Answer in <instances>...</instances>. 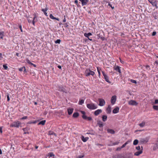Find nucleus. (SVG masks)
Returning a JSON list of instances; mask_svg holds the SVG:
<instances>
[{
  "instance_id": "13",
  "label": "nucleus",
  "mask_w": 158,
  "mask_h": 158,
  "mask_svg": "<svg viewBox=\"0 0 158 158\" xmlns=\"http://www.w3.org/2000/svg\"><path fill=\"white\" fill-rule=\"evenodd\" d=\"M97 124L100 127H102L103 126V124L102 122L100 121H98Z\"/></svg>"
},
{
  "instance_id": "6",
  "label": "nucleus",
  "mask_w": 158,
  "mask_h": 158,
  "mask_svg": "<svg viewBox=\"0 0 158 158\" xmlns=\"http://www.w3.org/2000/svg\"><path fill=\"white\" fill-rule=\"evenodd\" d=\"M148 140V139L147 138H141L139 142L141 144H143L146 143Z\"/></svg>"
},
{
  "instance_id": "46",
  "label": "nucleus",
  "mask_w": 158,
  "mask_h": 158,
  "mask_svg": "<svg viewBox=\"0 0 158 158\" xmlns=\"http://www.w3.org/2000/svg\"><path fill=\"white\" fill-rule=\"evenodd\" d=\"M27 116H24L23 117H22L21 119H27Z\"/></svg>"
},
{
  "instance_id": "11",
  "label": "nucleus",
  "mask_w": 158,
  "mask_h": 158,
  "mask_svg": "<svg viewBox=\"0 0 158 158\" xmlns=\"http://www.w3.org/2000/svg\"><path fill=\"white\" fill-rule=\"evenodd\" d=\"M148 1L153 6H157V3L155 1L153 0H148Z\"/></svg>"
},
{
  "instance_id": "45",
  "label": "nucleus",
  "mask_w": 158,
  "mask_h": 158,
  "mask_svg": "<svg viewBox=\"0 0 158 158\" xmlns=\"http://www.w3.org/2000/svg\"><path fill=\"white\" fill-rule=\"evenodd\" d=\"M84 156V155L82 156H77V158H82Z\"/></svg>"
},
{
  "instance_id": "34",
  "label": "nucleus",
  "mask_w": 158,
  "mask_h": 158,
  "mask_svg": "<svg viewBox=\"0 0 158 158\" xmlns=\"http://www.w3.org/2000/svg\"><path fill=\"white\" fill-rule=\"evenodd\" d=\"M61 42V40L60 39H58L55 41L56 44H60Z\"/></svg>"
},
{
  "instance_id": "56",
  "label": "nucleus",
  "mask_w": 158,
  "mask_h": 158,
  "mask_svg": "<svg viewBox=\"0 0 158 158\" xmlns=\"http://www.w3.org/2000/svg\"><path fill=\"white\" fill-rule=\"evenodd\" d=\"M121 148H121H121H118L117 149V151L120 150Z\"/></svg>"
},
{
  "instance_id": "12",
  "label": "nucleus",
  "mask_w": 158,
  "mask_h": 158,
  "mask_svg": "<svg viewBox=\"0 0 158 158\" xmlns=\"http://www.w3.org/2000/svg\"><path fill=\"white\" fill-rule=\"evenodd\" d=\"M102 112V110L101 109H98L94 112V114L95 115L97 116Z\"/></svg>"
},
{
  "instance_id": "60",
  "label": "nucleus",
  "mask_w": 158,
  "mask_h": 158,
  "mask_svg": "<svg viewBox=\"0 0 158 158\" xmlns=\"http://www.w3.org/2000/svg\"><path fill=\"white\" fill-rule=\"evenodd\" d=\"M58 67L60 69H61V67L60 65H58Z\"/></svg>"
},
{
  "instance_id": "8",
  "label": "nucleus",
  "mask_w": 158,
  "mask_h": 158,
  "mask_svg": "<svg viewBox=\"0 0 158 158\" xmlns=\"http://www.w3.org/2000/svg\"><path fill=\"white\" fill-rule=\"evenodd\" d=\"M116 96L115 95H114L112 97L111 99V103L113 105L115 103L116 101Z\"/></svg>"
},
{
  "instance_id": "29",
  "label": "nucleus",
  "mask_w": 158,
  "mask_h": 158,
  "mask_svg": "<svg viewBox=\"0 0 158 158\" xmlns=\"http://www.w3.org/2000/svg\"><path fill=\"white\" fill-rule=\"evenodd\" d=\"M19 70L20 71H22L23 70H24V71H25V67H23L21 68H20L19 69Z\"/></svg>"
},
{
  "instance_id": "44",
  "label": "nucleus",
  "mask_w": 158,
  "mask_h": 158,
  "mask_svg": "<svg viewBox=\"0 0 158 158\" xmlns=\"http://www.w3.org/2000/svg\"><path fill=\"white\" fill-rule=\"evenodd\" d=\"M92 119V118L91 117H87V119L89 121H91Z\"/></svg>"
},
{
  "instance_id": "20",
  "label": "nucleus",
  "mask_w": 158,
  "mask_h": 158,
  "mask_svg": "<svg viewBox=\"0 0 158 158\" xmlns=\"http://www.w3.org/2000/svg\"><path fill=\"white\" fill-rule=\"evenodd\" d=\"M107 131L108 133H110L111 134H113L115 133V131L114 130L112 129H108L107 130Z\"/></svg>"
},
{
  "instance_id": "51",
  "label": "nucleus",
  "mask_w": 158,
  "mask_h": 158,
  "mask_svg": "<svg viewBox=\"0 0 158 158\" xmlns=\"http://www.w3.org/2000/svg\"><path fill=\"white\" fill-rule=\"evenodd\" d=\"M81 113L83 114V115L85 114V112L83 111H81Z\"/></svg>"
},
{
  "instance_id": "23",
  "label": "nucleus",
  "mask_w": 158,
  "mask_h": 158,
  "mask_svg": "<svg viewBox=\"0 0 158 158\" xmlns=\"http://www.w3.org/2000/svg\"><path fill=\"white\" fill-rule=\"evenodd\" d=\"M107 119V116L106 115H103L102 116V119L103 121L105 122Z\"/></svg>"
},
{
  "instance_id": "49",
  "label": "nucleus",
  "mask_w": 158,
  "mask_h": 158,
  "mask_svg": "<svg viewBox=\"0 0 158 158\" xmlns=\"http://www.w3.org/2000/svg\"><path fill=\"white\" fill-rule=\"evenodd\" d=\"M157 103H158V99H156L155 100V104H157Z\"/></svg>"
},
{
  "instance_id": "47",
  "label": "nucleus",
  "mask_w": 158,
  "mask_h": 158,
  "mask_svg": "<svg viewBox=\"0 0 158 158\" xmlns=\"http://www.w3.org/2000/svg\"><path fill=\"white\" fill-rule=\"evenodd\" d=\"M19 28L20 29V30L21 31V32H23V30H22V26H21V25H19Z\"/></svg>"
},
{
  "instance_id": "39",
  "label": "nucleus",
  "mask_w": 158,
  "mask_h": 158,
  "mask_svg": "<svg viewBox=\"0 0 158 158\" xmlns=\"http://www.w3.org/2000/svg\"><path fill=\"white\" fill-rule=\"evenodd\" d=\"M97 70H98V71L99 75L100 76V69L99 67H97Z\"/></svg>"
},
{
  "instance_id": "41",
  "label": "nucleus",
  "mask_w": 158,
  "mask_h": 158,
  "mask_svg": "<svg viewBox=\"0 0 158 158\" xmlns=\"http://www.w3.org/2000/svg\"><path fill=\"white\" fill-rule=\"evenodd\" d=\"M131 82L133 83H135V84H136L137 83L136 81L135 80L131 79Z\"/></svg>"
},
{
  "instance_id": "16",
  "label": "nucleus",
  "mask_w": 158,
  "mask_h": 158,
  "mask_svg": "<svg viewBox=\"0 0 158 158\" xmlns=\"http://www.w3.org/2000/svg\"><path fill=\"white\" fill-rule=\"evenodd\" d=\"M111 106L110 105H109L107 108L106 110L107 113L110 114L111 112Z\"/></svg>"
},
{
  "instance_id": "61",
  "label": "nucleus",
  "mask_w": 158,
  "mask_h": 158,
  "mask_svg": "<svg viewBox=\"0 0 158 158\" xmlns=\"http://www.w3.org/2000/svg\"><path fill=\"white\" fill-rule=\"evenodd\" d=\"M104 37H101V39L102 40H104Z\"/></svg>"
},
{
  "instance_id": "22",
  "label": "nucleus",
  "mask_w": 158,
  "mask_h": 158,
  "mask_svg": "<svg viewBox=\"0 0 158 158\" xmlns=\"http://www.w3.org/2000/svg\"><path fill=\"white\" fill-rule=\"evenodd\" d=\"M145 122L144 121H143L142 123H140L139 124V126L141 127H144L145 125Z\"/></svg>"
},
{
  "instance_id": "64",
  "label": "nucleus",
  "mask_w": 158,
  "mask_h": 158,
  "mask_svg": "<svg viewBox=\"0 0 158 158\" xmlns=\"http://www.w3.org/2000/svg\"><path fill=\"white\" fill-rule=\"evenodd\" d=\"M155 63L158 64V60L156 61L155 62Z\"/></svg>"
},
{
  "instance_id": "37",
  "label": "nucleus",
  "mask_w": 158,
  "mask_h": 158,
  "mask_svg": "<svg viewBox=\"0 0 158 158\" xmlns=\"http://www.w3.org/2000/svg\"><path fill=\"white\" fill-rule=\"evenodd\" d=\"M136 149L138 151H139V150H140L141 149L140 147L139 146L136 147Z\"/></svg>"
},
{
  "instance_id": "4",
  "label": "nucleus",
  "mask_w": 158,
  "mask_h": 158,
  "mask_svg": "<svg viewBox=\"0 0 158 158\" xmlns=\"http://www.w3.org/2000/svg\"><path fill=\"white\" fill-rule=\"evenodd\" d=\"M128 103L129 105L135 106H137L138 104V103L136 101L133 100H131L129 101Z\"/></svg>"
},
{
  "instance_id": "33",
  "label": "nucleus",
  "mask_w": 158,
  "mask_h": 158,
  "mask_svg": "<svg viewBox=\"0 0 158 158\" xmlns=\"http://www.w3.org/2000/svg\"><path fill=\"white\" fill-rule=\"evenodd\" d=\"M48 156L50 157H52L53 156L54 157V155L52 152H50L48 154Z\"/></svg>"
},
{
  "instance_id": "63",
  "label": "nucleus",
  "mask_w": 158,
  "mask_h": 158,
  "mask_svg": "<svg viewBox=\"0 0 158 158\" xmlns=\"http://www.w3.org/2000/svg\"><path fill=\"white\" fill-rule=\"evenodd\" d=\"M44 14L46 15V16H48V15H47V13H46V12H44Z\"/></svg>"
},
{
  "instance_id": "17",
  "label": "nucleus",
  "mask_w": 158,
  "mask_h": 158,
  "mask_svg": "<svg viewBox=\"0 0 158 158\" xmlns=\"http://www.w3.org/2000/svg\"><path fill=\"white\" fill-rule=\"evenodd\" d=\"M81 139L83 142H85L89 138L87 137L85 138L83 136H82L81 137Z\"/></svg>"
},
{
  "instance_id": "59",
  "label": "nucleus",
  "mask_w": 158,
  "mask_h": 158,
  "mask_svg": "<svg viewBox=\"0 0 158 158\" xmlns=\"http://www.w3.org/2000/svg\"><path fill=\"white\" fill-rule=\"evenodd\" d=\"M27 61L29 64H30V63H31V62H30V61L28 60H27Z\"/></svg>"
},
{
  "instance_id": "26",
  "label": "nucleus",
  "mask_w": 158,
  "mask_h": 158,
  "mask_svg": "<svg viewBox=\"0 0 158 158\" xmlns=\"http://www.w3.org/2000/svg\"><path fill=\"white\" fill-rule=\"evenodd\" d=\"M127 158H132L133 155L132 153H130L127 154Z\"/></svg>"
},
{
  "instance_id": "19",
  "label": "nucleus",
  "mask_w": 158,
  "mask_h": 158,
  "mask_svg": "<svg viewBox=\"0 0 158 158\" xmlns=\"http://www.w3.org/2000/svg\"><path fill=\"white\" fill-rule=\"evenodd\" d=\"M88 2V0H83L82 2L81 3L82 6H83L86 5Z\"/></svg>"
},
{
  "instance_id": "38",
  "label": "nucleus",
  "mask_w": 158,
  "mask_h": 158,
  "mask_svg": "<svg viewBox=\"0 0 158 158\" xmlns=\"http://www.w3.org/2000/svg\"><path fill=\"white\" fill-rule=\"evenodd\" d=\"M82 117L85 120H86L87 118V117L86 115H85V114L83 115L82 116Z\"/></svg>"
},
{
  "instance_id": "52",
  "label": "nucleus",
  "mask_w": 158,
  "mask_h": 158,
  "mask_svg": "<svg viewBox=\"0 0 158 158\" xmlns=\"http://www.w3.org/2000/svg\"><path fill=\"white\" fill-rule=\"evenodd\" d=\"M126 145L124 144V143L123 144L122 146L121 147V148H124V147H125V146H126Z\"/></svg>"
},
{
  "instance_id": "21",
  "label": "nucleus",
  "mask_w": 158,
  "mask_h": 158,
  "mask_svg": "<svg viewBox=\"0 0 158 158\" xmlns=\"http://www.w3.org/2000/svg\"><path fill=\"white\" fill-rule=\"evenodd\" d=\"M157 148H158V139L156 142V143L153 149L154 150H156Z\"/></svg>"
},
{
  "instance_id": "57",
  "label": "nucleus",
  "mask_w": 158,
  "mask_h": 158,
  "mask_svg": "<svg viewBox=\"0 0 158 158\" xmlns=\"http://www.w3.org/2000/svg\"><path fill=\"white\" fill-rule=\"evenodd\" d=\"M129 142V141H127V142H126L124 144L126 145H127Z\"/></svg>"
},
{
  "instance_id": "15",
  "label": "nucleus",
  "mask_w": 158,
  "mask_h": 158,
  "mask_svg": "<svg viewBox=\"0 0 158 158\" xmlns=\"http://www.w3.org/2000/svg\"><path fill=\"white\" fill-rule=\"evenodd\" d=\"M114 68L115 70L118 71L119 73H121V70L120 69V67L119 66H115Z\"/></svg>"
},
{
  "instance_id": "32",
  "label": "nucleus",
  "mask_w": 158,
  "mask_h": 158,
  "mask_svg": "<svg viewBox=\"0 0 158 158\" xmlns=\"http://www.w3.org/2000/svg\"><path fill=\"white\" fill-rule=\"evenodd\" d=\"M153 108L155 110H158V106H154Z\"/></svg>"
},
{
  "instance_id": "2",
  "label": "nucleus",
  "mask_w": 158,
  "mask_h": 158,
  "mask_svg": "<svg viewBox=\"0 0 158 158\" xmlns=\"http://www.w3.org/2000/svg\"><path fill=\"white\" fill-rule=\"evenodd\" d=\"M95 74L94 72L91 71L89 69H87L85 71V74L86 76H89L90 75L93 76Z\"/></svg>"
},
{
  "instance_id": "58",
  "label": "nucleus",
  "mask_w": 158,
  "mask_h": 158,
  "mask_svg": "<svg viewBox=\"0 0 158 158\" xmlns=\"http://www.w3.org/2000/svg\"><path fill=\"white\" fill-rule=\"evenodd\" d=\"M56 19L57 21H59V19L58 18H55V19Z\"/></svg>"
},
{
  "instance_id": "5",
  "label": "nucleus",
  "mask_w": 158,
  "mask_h": 158,
  "mask_svg": "<svg viewBox=\"0 0 158 158\" xmlns=\"http://www.w3.org/2000/svg\"><path fill=\"white\" fill-rule=\"evenodd\" d=\"M98 101L99 102V105L100 106H103L105 105V100L101 98H99Z\"/></svg>"
},
{
  "instance_id": "25",
  "label": "nucleus",
  "mask_w": 158,
  "mask_h": 158,
  "mask_svg": "<svg viewBox=\"0 0 158 158\" xmlns=\"http://www.w3.org/2000/svg\"><path fill=\"white\" fill-rule=\"evenodd\" d=\"M79 113L77 112H76L73 113V117L74 118H77L79 116Z\"/></svg>"
},
{
  "instance_id": "9",
  "label": "nucleus",
  "mask_w": 158,
  "mask_h": 158,
  "mask_svg": "<svg viewBox=\"0 0 158 158\" xmlns=\"http://www.w3.org/2000/svg\"><path fill=\"white\" fill-rule=\"evenodd\" d=\"M58 90L64 92H66V90L65 89L63 86H59L58 87Z\"/></svg>"
},
{
  "instance_id": "55",
  "label": "nucleus",
  "mask_w": 158,
  "mask_h": 158,
  "mask_svg": "<svg viewBox=\"0 0 158 158\" xmlns=\"http://www.w3.org/2000/svg\"><path fill=\"white\" fill-rule=\"evenodd\" d=\"M109 6H110V7H111L112 8V9H114V7H112L111 6V4H109Z\"/></svg>"
},
{
  "instance_id": "42",
  "label": "nucleus",
  "mask_w": 158,
  "mask_h": 158,
  "mask_svg": "<svg viewBox=\"0 0 158 158\" xmlns=\"http://www.w3.org/2000/svg\"><path fill=\"white\" fill-rule=\"evenodd\" d=\"M36 18L35 16H34V17L33 18V20H32V23L34 25H35V19Z\"/></svg>"
},
{
  "instance_id": "18",
  "label": "nucleus",
  "mask_w": 158,
  "mask_h": 158,
  "mask_svg": "<svg viewBox=\"0 0 158 158\" xmlns=\"http://www.w3.org/2000/svg\"><path fill=\"white\" fill-rule=\"evenodd\" d=\"M73 108H69L68 109V113L69 115L71 114L73 111Z\"/></svg>"
},
{
  "instance_id": "48",
  "label": "nucleus",
  "mask_w": 158,
  "mask_h": 158,
  "mask_svg": "<svg viewBox=\"0 0 158 158\" xmlns=\"http://www.w3.org/2000/svg\"><path fill=\"white\" fill-rule=\"evenodd\" d=\"M156 31H153L152 33V36L155 35H156Z\"/></svg>"
},
{
  "instance_id": "27",
  "label": "nucleus",
  "mask_w": 158,
  "mask_h": 158,
  "mask_svg": "<svg viewBox=\"0 0 158 158\" xmlns=\"http://www.w3.org/2000/svg\"><path fill=\"white\" fill-rule=\"evenodd\" d=\"M45 122H46V121L45 120L41 121H40V122L38 124L39 125L41 124V125H43L45 124Z\"/></svg>"
},
{
  "instance_id": "1",
  "label": "nucleus",
  "mask_w": 158,
  "mask_h": 158,
  "mask_svg": "<svg viewBox=\"0 0 158 158\" xmlns=\"http://www.w3.org/2000/svg\"><path fill=\"white\" fill-rule=\"evenodd\" d=\"M87 107L88 109L90 110H94L97 109L98 107L97 105H95L93 103L87 104Z\"/></svg>"
},
{
  "instance_id": "3",
  "label": "nucleus",
  "mask_w": 158,
  "mask_h": 158,
  "mask_svg": "<svg viewBox=\"0 0 158 158\" xmlns=\"http://www.w3.org/2000/svg\"><path fill=\"white\" fill-rule=\"evenodd\" d=\"M21 124V123L19 121L14 122H13L10 125V127H19L20 125Z\"/></svg>"
},
{
  "instance_id": "24",
  "label": "nucleus",
  "mask_w": 158,
  "mask_h": 158,
  "mask_svg": "<svg viewBox=\"0 0 158 158\" xmlns=\"http://www.w3.org/2000/svg\"><path fill=\"white\" fill-rule=\"evenodd\" d=\"M92 35L91 33L89 32L88 33H85L84 34V35L86 37L88 38L89 36L91 35Z\"/></svg>"
},
{
  "instance_id": "50",
  "label": "nucleus",
  "mask_w": 158,
  "mask_h": 158,
  "mask_svg": "<svg viewBox=\"0 0 158 158\" xmlns=\"http://www.w3.org/2000/svg\"><path fill=\"white\" fill-rule=\"evenodd\" d=\"M75 3L76 4V5H78V1L77 0H76L74 1Z\"/></svg>"
},
{
  "instance_id": "54",
  "label": "nucleus",
  "mask_w": 158,
  "mask_h": 158,
  "mask_svg": "<svg viewBox=\"0 0 158 158\" xmlns=\"http://www.w3.org/2000/svg\"><path fill=\"white\" fill-rule=\"evenodd\" d=\"M7 99L8 101L10 100V98L8 95L7 96Z\"/></svg>"
},
{
  "instance_id": "28",
  "label": "nucleus",
  "mask_w": 158,
  "mask_h": 158,
  "mask_svg": "<svg viewBox=\"0 0 158 158\" xmlns=\"http://www.w3.org/2000/svg\"><path fill=\"white\" fill-rule=\"evenodd\" d=\"M138 142H139V141H138V140L136 139H135L133 141V144L135 145H136L137 144H138Z\"/></svg>"
},
{
  "instance_id": "7",
  "label": "nucleus",
  "mask_w": 158,
  "mask_h": 158,
  "mask_svg": "<svg viewBox=\"0 0 158 158\" xmlns=\"http://www.w3.org/2000/svg\"><path fill=\"white\" fill-rule=\"evenodd\" d=\"M102 72L104 76V78L105 79L106 81L108 83H110V82L109 80V77L106 74H105L104 72L102 71Z\"/></svg>"
},
{
  "instance_id": "43",
  "label": "nucleus",
  "mask_w": 158,
  "mask_h": 158,
  "mask_svg": "<svg viewBox=\"0 0 158 158\" xmlns=\"http://www.w3.org/2000/svg\"><path fill=\"white\" fill-rule=\"evenodd\" d=\"M119 143V142H116L113 143V145H118Z\"/></svg>"
},
{
  "instance_id": "10",
  "label": "nucleus",
  "mask_w": 158,
  "mask_h": 158,
  "mask_svg": "<svg viewBox=\"0 0 158 158\" xmlns=\"http://www.w3.org/2000/svg\"><path fill=\"white\" fill-rule=\"evenodd\" d=\"M143 147H141V149L140 150H139V151H138V152H137L135 153H134V155L136 156H139V155H140V154H142L143 152Z\"/></svg>"
},
{
  "instance_id": "53",
  "label": "nucleus",
  "mask_w": 158,
  "mask_h": 158,
  "mask_svg": "<svg viewBox=\"0 0 158 158\" xmlns=\"http://www.w3.org/2000/svg\"><path fill=\"white\" fill-rule=\"evenodd\" d=\"M64 19L63 20V22H65L66 21V19H65V16H64Z\"/></svg>"
},
{
  "instance_id": "14",
  "label": "nucleus",
  "mask_w": 158,
  "mask_h": 158,
  "mask_svg": "<svg viewBox=\"0 0 158 158\" xmlns=\"http://www.w3.org/2000/svg\"><path fill=\"white\" fill-rule=\"evenodd\" d=\"M119 108L118 107H116L113 110V113L114 114L117 113L118 112Z\"/></svg>"
},
{
  "instance_id": "31",
  "label": "nucleus",
  "mask_w": 158,
  "mask_h": 158,
  "mask_svg": "<svg viewBox=\"0 0 158 158\" xmlns=\"http://www.w3.org/2000/svg\"><path fill=\"white\" fill-rule=\"evenodd\" d=\"M3 66L5 69L7 70L8 69V67L7 64H6L3 65Z\"/></svg>"
},
{
  "instance_id": "40",
  "label": "nucleus",
  "mask_w": 158,
  "mask_h": 158,
  "mask_svg": "<svg viewBox=\"0 0 158 158\" xmlns=\"http://www.w3.org/2000/svg\"><path fill=\"white\" fill-rule=\"evenodd\" d=\"M48 10V8H46L44 9H42V11H43L44 13V12H46V11Z\"/></svg>"
},
{
  "instance_id": "35",
  "label": "nucleus",
  "mask_w": 158,
  "mask_h": 158,
  "mask_svg": "<svg viewBox=\"0 0 158 158\" xmlns=\"http://www.w3.org/2000/svg\"><path fill=\"white\" fill-rule=\"evenodd\" d=\"M49 17L51 19H55V17H54L52 14L50 15Z\"/></svg>"
},
{
  "instance_id": "36",
  "label": "nucleus",
  "mask_w": 158,
  "mask_h": 158,
  "mask_svg": "<svg viewBox=\"0 0 158 158\" xmlns=\"http://www.w3.org/2000/svg\"><path fill=\"white\" fill-rule=\"evenodd\" d=\"M32 19L31 17H29L28 18V20L29 23H31L32 20Z\"/></svg>"
},
{
  "instance_id": "62",
  "label": "nucleus",
  "mask_w": 158,
  "mask_h": 158,
  "mask_svg": "<svg viewBox=\"0 0 158 158\" xmlns=\"http://www.w3.org/2000/svg\"><path fill=\"white\" fill-rule=\"evenodd\" d=\"M120 61L121 62L122 64H123L124 63V61H122V60L120 59Z\"/></svg>"
},
{
  "instance_id": "30",
  "label": "nucleus",
  "mask_w": 158,
  "mask_h": 158,
  "mask_svg": "<svg viewBox=\"0 0 158 158\" xmlns=\"http://www.w3.org/2000/svg\"><path fill=\"white\" fill-rule=\"evenodd\" d=\"M84 102V100H81L79 102L78 104L79 105H82Z\"/></svg>"
}]
</instances>
